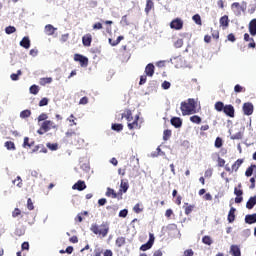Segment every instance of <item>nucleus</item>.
Here are the masks:
<instances>
[{
    "label": "nucleus",
    "mask_w": 256,
    "mask_h": 256,
    "mask_svg": "<svg viewBox=\"0 0 256 256\" xmlns=\"http://www.w3.org/2000/svg\"><path fill=\"white\" fill-rule=\"evenodd\" d=\"M29 90L32 95H37V93H39V86L34 84V85L30 86Z\"/></svg>",
    "instance_id": "nucleus-40"
},
{
    "label": "nucleus",
    "mask_w": 256,
    "mask_h": 256,
    "mask_svg": "<svg viewBox=\"0 0 256 256\" xmlns=\"http://www.w3.org/2000/svg\"><path fill=\"white\" fill-rule=\"evenodd\" d=\"M256 222V213L254 214H247L245 216V223L248 225H253Z\"/></svg>",
    "instance_id": "nucleus-17"
},
{
    "label": "nucleus",
    "mask_w": 256,
    "mask_h": 256,
    "mask_svg": "<svg viewBox=\"0 0 256 256\" xmlns=\"http://www.w3.org/2000/svg\"><path fill=\"white\" fill-rule=\"evenodd\" d=\"M27 209H29V211H33V209H35V206L33 205V200H31V198H28L27 200Z\"/></svg>",
    "instance_id": "nucleus-46"
},
{
    "label": "nucleus",
    "mask_w": 256,
    "mask_h": 256,
    "mask_svg": "<svg viewBox=\"0 0 256 256\" xmlns=\"http://www.w3.org/2000/svg\"><path fill=\"white\" fill-rule=\"evenodd\" d=\"M127 215H129V210H127V209H123L119 212V217H122L123 219H125V217H127Z\"/></svg>",
    "instance_id": "nucleus-50"
},
{
    "label": "nucleus",
    "mask_w": 256,
    "mask_h": 256,
    "mask_svg": "<svg viewBox=\"0 0 256 256\" xmlns=\"http://www.w3.org/2000/svg\"><path fill=\"white\" fill-rule=\"evenodd\" d=\"M161 87H162V89H164L165 91H167V89H171V82H169V81H164V82L161 84Z\"/></svg>",
    "instance_id": "nucleus-45"
},
{
    "label": "nucleus",
    "mask_w": 256,
    "mask_h": 256,
    "mask_svg": "<svg viewBox=\"0 0 256 256\" xmlns=\"http://www.w3.org/2000/svg\"><path fill=\"white\" fill-rule=\"evenodd\" d=\"M202 243H204V245H213V240L210 236H204L202 238Z\"/></svg>",
    "instance_id": "nucleus-34"
},
{
    "label": "nucleus",
    "mask_w": 256,
    "mask_h": 256,
    "mask_svg": "<svg viewBox=\"0 0 256 256\" xmlns=\"http://www.w3.org/2000/svg\"><path fill=\"white\" fill-rule=\"evenodd\" d=\"M93 41V37L91 34H86L82 37V43L84 47H91V42Z\"/></svg>",
    "instance_id": "nucleus-13"
},
{
    "label": "nucleus",
    "mask_w": 256,
    "mask_h": 256,
    "mask_svg": "<svg viewBox=\"0 0 256 256\" xmlns=\"http://www.w3.org/2000/svg\"><path fill=\"white\" fill-rule=\"evenodd\" d=\"M49 105V99L48 98H42L39 102V107H47Z\"/></svg>",
    "instance_id": "nucleus-43"
},
{
    "label": "nucleus",
    "mask_w": 256,
    "mask_h": 256,
    "mask_svg": "<svg viewBox=\"0 0 256 256\" xmlns=\"http://www.w3.org/2000/svg\"><path fill=\"white\" fill-rule=\"evenodd\" d=\"M123 39H125L123 36H118L116 40L109 38L108 41L112 47H117Z\"/></svg>",
    "instance_id": "nucleus-21"
},
{
    "label": "nucleus",
    "mask_w": 256,
    "mask_h": 256,
    "mask_svg": "<svg viewBox=\"0 0 256 256\" xmlns=\"http://www.w3.org/2000/svg\"><path fill=\"white\" fill-rule=\"evenodd\" d=\"M243 165V159H238L233 165H232V171H239V167Z\"/></svg>",
    "instance_id": "nucleus-27"
},
{
    "label": "nucleus",
    "mask_w": 256,
    "mask_h": 256,
    "mask_svg": "<svg viewBox=\"0 0 256 256\" xmlns=\"http://www.w3.org/2000/svg\"><path fill=\"white\" fill-rule=\"evenodd\" d=\"M105 195L106 197H112V199H117V193L113 188L108 187Z\"/></svg>",
    "instance_id": "nucleus-25"
},
{
    "label": "nucleus",
    "mask_w": 256,
    "mask_h": 256,
    "mask_svg": "<svg viewBox=\"0 0 256 256\" xmlns=\"http://www.w3.org/2000/svg\"><path fill=\"white\" fill-rule=\"evenodd\" d=\"M44 31H45L46 35H55V32L57 31V28H55L51 24H47L44 28Z\"/></svg>",
    "instance_id": "nucleus-18"
},
{
    "label": "nucleus",
    "mask_w": 256,
    "mask_h": 256,
    "mask_svg": "<svg viewBox=\"0 0 256 256\" xmlns=\"http://www.w3.org/2000/svg\"><path fill=\"white\" fill-rule=\"evenodd\" d=\"M194 23H196V25H201V16L199 14H195L192 17Z\"/></svg>",
    "instance_id": "nucleus-44"
},
{
    "label": "nucleus",
    "mask_w": 256,
    "mask_h": 256,
    "mask_svg": "<svg viewBox=\"0 0 256 256\" xmlns=\"http://www.w3.org/2000/svg\"><path fill=\"white\" fill-rule=\"evenodd\" d=\"M81 169H83V171H85L86 173H89V170L91 168L89 167V164L84 163V164L81 165Z\"/></svg>",
    "instance_id": "nucleus-57"
},
{
    "label": "nucleus",
    "mask_w": 256,
    "mask_h": 256,
    "mask_svg": "<svg viewBox=\"0 0 256 256\" xmlns=\"http://www.w3.org/2000/svg\"><path fill=\"white\" fill-rule=\"evenodd\" d=\"M21 119H27L28 117H31V110L26 109L20 112Z\"/></svg>",
    "instance_id": "nucleus-31"
},
{
    "label": "nucleus",
    "mask_w": 256,
    "mask_h": 256,
    "mask_svg": "<svg viewBox=\"0 0 256 256\" xmlns=\"http://www.w3.org/2000/svg\"><path fill=\"white\" fill-rule=\"evenodd\" d=\"M256 206V195L249 198L246 203V209H253Z\"/></svg>",
    "instance_id": "nucleus-20"
},
{
    "label": "nucleus",
    "mask_w": 256,
    "mask_h": 256,
    "mask_svg": "<svg viewBox=\"0 0 256 256\" xmlns=\"http://www.w3.org/2000/svg\"><path fill=\"white\" fill-rule=\"evenodd\" d=\"M170 27L176 31H181V29H183V20H181V18H175L171 21Z\"/></svg>",
    "instance_id": "nucleus-5"
},
{
    "label": "nucleus",
    "mask_w": 256,
    "mask_h": 256,
    "mask_svg": "<svg viewBox=\"0 0 256 256\" xmlns=\"http://www.w3.org/2000/svg\"><path fill=\"white\" fill-rule=\"evenodd\" d=\"M87 103H89V98H87V96L82 97L79 101V105H87Z\"/></svg>",
    "instance_id": "nucleus-52"
},
{
    "label": "nucleus",
    "mask_w": 256,
    "mask_h": 256,
    "mask_svg": "<svg viewBox=\"0 0 256 256\" xmlns=\"http://www.w3.org/2000/svg\"><path fill=\"white\" fill-rule=\"evenodd\" d=\"M125 245V237H118L116 239V246L123 247Z\"/></svg>",
    "instance_id": "nucleus-39"
},
{
    "label": "nucleus",
    "mask_w": 256,
    "mask_h": 256,
    "mask_svg": "<svg viewBox=\"0 0 256 256\" xmlns=\"http://www.w3.org/2000/svg\"><path fill=\"white\" fill-rule=\"evenodd\" d=\"M214 109L218 111V113L223 112L225 110V103H223L222 101L216 102L214 105Z\"/></svg>",
    "instance_id": "nucleus-22"
},
{
    "label": "nucleus",
    "mask_w": 256,
    "mask_h": 256,
    "mask_svg": "<svg viewBox=\"0 0 256 256\" xmlns=\"http://www.w3.org/2000/svg\"><path fill=\"white\" fill-rule=\"evenodd\" d=\"M49 119V116L46 113H42L38 116V123H41V121H47Z\"/></svg>",
    "instance_id": "nucleus-42"
},
{
    "label": "nucleus",
    "mask_w": 256,
    "mask_h": 256,
    "mask_svg": "<svg viewBox=\"0 0 256 256\" xmlns=\"http://www.w3.org/2000/svg\"><path fill=\"white\" fill-rule=\"evenodd\" d=\"M192 211H193V206L192 205L185 208V214L186 215H190V213H192Z\"/></svg>",
    "instance_id": "nucleus-63"
},
{
    "label": "nucleus",
    "mask_w": 256,
    "mask_h": 256,
    "mask_svg": "<svg viewBox=\"0 0 256 256\" xmlns=\"http://www.w3.org/2000/svg\"><path fill=\"white\" fill-rule=\"evenodd\" d=\"M121 24L122 25H129V21L127 20V15L122 16Z\"/></svg>",
    "instance_id": "nucleus-61"
},
{
    "label": "nucleus",
    "mask_w": 256,
    "mask_h": 256,
    "mask_svg": "<svg viewBox=\"0 0 256 256\" xmlns=\"http://www.w3.org/2000/svg\"><path fill=\"white\" fill-rule=\"evenodd\" d=\"M74 61L80 63L81 67H87V65H89V58L81 54H75Z\"/></svg>",
    "instance_id": "nucleus-4"
},
{
    "label": "nucleus",
    "mask_w": 256,
    "mask_h": 256,
    "mask_svg": "<svg viewBox=\"0 0 256 256\" xmlns=\"http://www.w3.org/2000/svg\"><path fill=\"white\" fill-rule=\"evenodd\" d=\"M230 255L232 256H241V248L238 245L230 246Z\"/></svg>",
    "instance_id": "nucleus-14"
},
{
    "label": "nucleus",
    "mask_w": 256,
    "mask_h": 256,
    "mask_svg": "<svg viewBox=\"0 0 256 256\" xmlns=\"http://www.w3.org/2000/svg\"><path fill=\"white\" fill-rule=\"evenodd\" d=\"M112 131H117V133L123 131V124H112L111 126Z\"/></svg>",
    "instance_id": "nucleus-30"
},
{
    "label": "nucleus",
    "mask_w": 256,
    "mask_h": 256,
    "mask_svg": "<svg viewBox=\"0 0 256 256\" xmlns=\"http://www.w3.org/2000/svg\"><path fill=\"white\" fill-rule=\"evenodd\" d=\"M46 147L50 149V151H57L59 149V144L48 142Z\"/></svg>",
    "instance_id": "nucleus-29"
},
{
    "label": "nucleus",
    "mask_w": 256,
    "mask_h": 256,
    "mask_svg": "<svg viewBox=\"0 0 256 256\" xmlns=\"http://www.w3.org/2000/svg\"><path fill=\"white\" fill-rule=\"evenodd\" d=\"M20 47H23L24 49H29V47H31V40L28 36L22 38L20 41Z\"/></svg>",
    "instance_id": "nucleus-15"
},
{
    "label": "nucleus",
    "mask_w": 256,
    "mask_h": 256,
    "mask_svg": "<svg viewBox=\"0 0 256 256\" xmlns=\"http://www.w3.org/2000/svg\"><path fill=\"white\" fill-rule=\"evenodd\" d=\"M243 112L244 115H253V104L250 102H246L243 104Z\"/></svg>",
    "instance_id": "nucleus-8"
},
{
    "label": "nucleus",
    "mask_w": 256,
    "mask_h": 256,
    "mask_svg": "<svg viewBox=\"0 0 256 256\" xmlns=\"http://www.w3.org/2000/svg\"><path fill=\"white\" fill-rule=\"evenodd\" d=\"M191 123H196V125H199L201 123V117L194 115L190 117Z\"/></svg>",
    "instance_id": "nucleus-36"
},
{
    "label": "nucleus",
    "mask_w": 256,
    "mask_h": 256,
    "mask_svg": "<svg viewBox=\"0 0 256 256\" xmlns=\"http://www.w3.org/2000/svg\"><path fill=\"white\" fill-rule=\"evenodd\" d=\"M220 27H223V29L229 27V16L224 15L220 18Z\"/></svg>",
    "instance_id": "nucleus-19"
},
{
    "label": "nucleus",
    "mask_w": 256,
    "mask_h": 256,
    "mask_svg": "<svg viewBox=\"0 0 256 256\" xmlns=\"http://www.w3.org/2000/svg\"><path fill=\"white\" fill-rule=\"evenodd\" d=\"M5 147L8 149V151H15V143L11 141L5 142Z\"/></svg>",
    "instance_id": "nucleus-33"
},
{
    "label": "nucleus",
    "mask_w": 256,
    "mask_h": 256,
    "mask_svg": "<svg viewBox=\"0 0 256 256\" xmlns=\"http://www.w3.org/2000/svg\"><path fill=\"white\" fill-rule=\"evenodd\" d=\"M170 123L175 129H181L183 127V120L180 117H172Z\"/></svg>",
    "instance_id": "nucleus-7"
},
{
    "label": "nucleus",
    "mask_w": 256,
    "mask_h": 256,
    "mask_svg": "<svg viewBox=\"0 0 256 256\" xmlns=\"http://www.w3.org/2000/svg\"><path fill=\"white\" fill-rule=\"evenodd\" d=\"M151 9H153V1L147 0L146 7H145V12L149 13V11H151Z\"/></svg>",
    "instance_id": "nucleus-41"
},
{
    "label": "nucleus",
    "mask_w": 256,
    "mask_h": 256,
    "mask_svg": "<svg viewBox=\"0 0 256 256\" xmlns=\"http://www.w3.org/2000/svg\"><path fill=\"white\" fill-rule=\"evenodd\" d=\"M90 231L94 235H101L102 237H107L109 234V224L107 222L102 223L100 226L97 223H93L90 227Z\"/></svg>",
    "instance_id": "nucleus-2"
},
{
    "label": "nucleus",
    "mask_w": 256,
    "mask_h": 256,
    "mask_svg": "<svg viewBox=\"0 0 256 256\" xmlns=\"http://www.w3.org/2000/svg\"><path fill=\"white\" fill-rule=\"evenodd\" d=\"M128 190H129V182L122 180L120 184V191H122V193H125Z\"/></svg>",
    "instance_id": "nucleus-26"
},
{
    "label": "nucleus",
    "mask_w": 256,
    "mask_h": 256,
    "mask_svg": "<svg viewBox=\"0 0 256 256\" xmlns=\"http://www.w3.org/2000/svg\"><path fill=\"white\" fill-rule=\"evenodd\" d=\"M106 204H107V199L106 198H101V199L98 200V205L100 207H103Z\"/></svg>",
    "instance_id": "nucleus-55"
},
{
    "label": "nucleus",
    "mask_w": 256,
    "mask_h": 256,
    "mask_svg": "<svg viewBox=\"0 0 256 256\" xmlns=\"http://www.w3.org/2000/svg\"><path fill=\"white\" fill-rule=\"evenodd\" d=\"M53 83V78L47 77V78H41L40 79V85L45 86Z\"/></svg>",
    "instance_id": "nucleus-28"
},
{
    "label": "nucleus",
    "mask_w": 256,
    "mask_h": 256,
    "mask_svg": "<svg viewBox=\"0 0 256 256\" xmlns=\"http://www.w3.org/2000/svg\"><path fill=\"white\" fill-rule=\"evenodd\" d=\"M21 215V210L19 208H15L14 211L12 212V217L15 219L17 217H20Z\"/></svg>",
    "instance_id": "nucleus-48"
},
{
    "label": "nucleus",
    "mask_w": 256,
    "mask_h": 256,
    "mask_svg": "<svg viewBox=\"0 0 256 256\" xmlns=\"http://www.w3.org/2000/svg\"><path fill=\"white\" fill-rule=\"evenodd\" d=\"M249 33L252 37L256 36V18L252 19L248 25Z\"/></svg>",
    "instance_id": "nucleus-12"
},
{
    "label": "nucleus",
    "mask_w": 256,
    "mask_h": 256,
    "mask_svg": "<svg viewBox=\"0 0 256 256\" xmlns=\"http://www.w3.org/2000/svg\"><path fill=\"white\" fill-rule=\"evenodd\" d=\"M147 83V76L143 75L140 77L139 85H145Z\"/></svg>",
    "instance_id": "nucleus-56"
},
{
    "label": "nucleus",
    "mask_w": 256,
    "mask_h": 256,
    "mask_svg": "<svg viewBox=\"0 0 256 256\" xmlns=\"http://www.w3.org/2000/svg\"><path fill=\"white\" fill-rule=\"evenodd\" d=\"M234 91H235V93H241V91H243V86H241L239 84L235 85Z\"/></svg>",
    "instance_id": "nucleus-59"
},
{
    "label": "nucleus",
    "mask_w": 256,
    "mask_h": 256,
    "mask_svg": "<svg viewBox=\"0 0 256 256\" xmlns=\"http://www.w3.org/2000/svg\"><path fill=\"white\" fill-rule=\"evenodd\" d=\"M174 47H176V49H180V47H183V39H178L177 41H175Z\"/></svg>",
    "instance_id": "nucleus-49"
},
{
    "label": "nucleus",
    "mask_w": 256,
    "mask_h": 256,
    "mask_svg": "<svg viewBox=\"0 0 256 256\" xmlns=\"http://www.w3.org/2000/svg\"><path fill=\"white\" fill-rule=\"evenodd\" d=\"M130 167H132L133 171L137 173L139 171V158H136L135 156L130 158Z\"/></svg>",
    "instance_id": "nucleus-10"
},
{
    "label": "nucleus",
    "mask_w": 256,
    "mask_h": 256,
    "mask_svg": "<svg viewBox=\"0 0 256 256\" xmlns=\"http://www.w3.org/2000/svg\"><path fill=\"white\" fill-rule=\"evenodd\" d=\"M20 75H22V72H21V70H18L16 74L13 73V74L10 75V79L12 81H19V76Z\"/></svg>",
    "instance_id": "nucleus-38"
},
{
    "label": "nucleus",
    "mask_w": 256,
    "mask_h": 256,
    "mask_svg": "<svg viewBox=\"0 0 256 256\" xmlns=\"http://www.w3.org/2000/svg\"><path fill=\"white\" fill-rule=\"evenodd\" d=\"M15 31H17V28H15V26H8L5 28V33L7 35H13V33H15Z\"/></svg>",
    "instance_id": "nucleus-32"
},
{
    "label": "nucleus",
    "mask_w": 256,
    "mask_h": 256,
    "mask_svg": "<svg viewBox=\"0 0 256 256\" xmlns=\"http://www.w3.org/2000/svg\"><path fill=\"white\" fill-rule=\"evenodd\" d=\"M182 115L185 117L187 115H193L195 109H197V102L193 98H189L187 102H181Z\"/></svg>",
    "instance_id": "nucleus-1"
},
{
    "label": "nucleus",
    "mask_w": 256,
    "mask_h": 256,
    "mask_svg": "<svg viewBox=\"0 0 256 256\" xmlns=\"http://www.w3.org/2000/svg\"><path fill=\"white\" fill-rule=\"evenodd\" d=\"M72 189L76 191H85V189H87V185L85 184V181L79 180L72 186Z\"/></svg>",
    "instance_id": "nucleus-9"
},
{
    "label": "nucleus",
    "mask_w": 256,
    "mask_h": 256,
    "mask_svg": "<svg viewBox=\"0 0 256 256\" xmlns=\"http://www.w3.org/2000/svg\"><path fill=\"white\" fill-rule=\"evenodd\" d=\"M214 145L216 149H221V147H223V139H221V137H217Z\"/></svg>",
    "instance_id": "nucleus-35"
},
{
    "label": "nucleus",
    "mask_w": 256,
    "mask_h": 256,
    "mask_svg": "<svg viewBox=\"0 0 256 256\" xmlns=\"http://www.w3.org/2000/svg\"><path fill=\"white\" fill-rule=\"evenodd\" d=\"M138 125L139 123L137 122V120H134L132 123H128V129H134Z\"/></svg>",
    "instance_id": "nucleus-53"
},
{
    "label": "nucleus",
    "mask_w": 256,
    "mask_h": 256,
    "mask_svg": "<svg viewBox=\"0 0 256 256\" xmlns=\"http://www.w3.org/2000/svg\"><path fill=\"white\" fill-rule=\"evenodd\" d=\"M223 113L227 116V117H235V107H233V105L231 104H227L224 107Z\"/></svg>",
    "instance_id": "nucleus-6"
},
{
    "label": "nucleus",
    "mask_w": 256,
    "mask_h": 256,
    "mask_svg": "<svg viewBox=\"0 0 256 256\" xmlns=\"http://www.w3.org/2000/svg\"><path fill=\"white\" fill-rule=\"evenodd\" d=\"M169 139H171V130H169V129L164 130V132H163V140L164 141H169Z\"/></svg>",
    "instance_id": "nucleus-37"
},
{
    "label": "nucleus",
    "mask_w": 256,
    "mask_h": 256,
    "mask_svg": "<svg viewBox=\"0 0 256 256\" xmlns=\"http://www.w3.org/2000/svg\"><path fill=\"white\" fill-rule=\"evenodd\" d=\"M218 167H225V159L218 157Z\"/></svg>",
    "instance_id": "nucleus-60"
},
{
    "label": "nucleus",
    "mask_w": 256,
    "mask_h": 256,
    "mask_svg": "<svg viewBox=\"0 0 256 256\" xmlns=\"http://www.w3.org/2000/svg\"><path fill=\"white\" fill-rule=\"evenodd\" d=\"M22 251H29V242H23L21 245Z\"/></svg>",
    "instance_id": "nucleus-54"
},
{
    "label": "nucleus",
    "mask_w": 256,
    "mask_h": 256,
    "mask_svg": "<svg viewBox=\"0 0 256 256\" xmlns=\"http://www.w3.org/2000/svg\"><path fill=\"white\" fill-rule=\"evenodd\" d=\"M234 195H236V197H243V190L238 189L237 187L234 188Z\"/></svg>",
    "instance_id": "nucleus-51"
},
{
    "label": "nucleus",
    "mask_w": 256,
    "mask_h": 256,
    "mask_svg": "<svg viewBox=\"0 0 256 256\" xmlns=\"http://www.w3.org/2000/svg\"><path fill=\"white\" fill-rule=\"evenodd\" d=\"M50 125H53V121H51V120H45L41 124V129L44 131V133H47L48 131H51Z\"/></svg>",
    "instance_id": "nucleus-16"
},
{
    "label": "nucleus",
    "mask_w": 256,
    "mask_h": 256,
    "mask_svg": "<svg viewBox=\"0 0 256 256\" xmlns=\"http://www.w3.org/2000/svg\"><path fill=\"white\" fill-rule=\"evenodd\" d=\"M107 211H110V213H115L117 211V206H107Z\"/></svg>",
    "instance_id": "nucleus-62"
},
{
    "label": "nucleus",
    "mask_w": 256,
    "mask_h": 256,
    "mask_svg": "<svg viewBox=\"0 0 256 256\" xmlns=\"http://www.w3.org/2000/svg\"><path fill=\"white\" fill-rule=\"evenodd\" d=\"M122 119H126L128 123H131V121H133V114L131 113V110H127L122 113Z\"/></svg>",
    "instance_id": "nucleus-23"
},
{
    "label": "nucleus",
    "mask_w": 256,
    "mask_h": 256,
    "mask_svg": "<svg viewBox=\"0 0 256 256\" xmlns=\"http://www.w3.org/2000/svg\"><path fill=\"white\" fill-rule=\"evenodd\" d=\"M184 255L185 256H193V250L188 249V250L184 251Z\"/></svg>",
    "instance_id": "nucleus-64"
},
{
    "label": "nucleus",
    "mask_w": 256,
    "mask_h": 256,
    "mask_svg": "<svg viewBox=\"0 0 256 256\" xmlns=\"http://www.w3.org/2000/svg\"><path fill=\"white\" fill-rule=\"evenodd\" d=\"M145 74L147 77H153L155 75V65L153 63H149L145 67Z\"/></svg>",
    "instance_id": "nucleus-11"
},
{
    "label": "nucleus",
    "mask_w": 256,
    "mask_h": 256,
    "mask_svg": "<svg viewBox=\"0 0 256 256\" xmlns=\"http://www.w3.org/2000/svg\"><path fill=\"white\" fill-rule=\"evenodd\" d=\"M242 137H243V134H241V132H237L236 134L232 135L230 139H232V141H235V140L242 139Z\"/></svg>",
    "instance_id": "nucleus-47"
},
{
    "label": "nucleus",
    "mask_w": 256,
    "mask_h": 256,
    "mask_svg": "<svg viewBox=\"0 0 256 256\" xmlns=\"http://www.w3.org/2000/svg\"><path fill=\"white\" fill-rule=\"evenodd\" d=\"M227 39H228V41H231V43H235V41H236L235 34L230 33V34L227 36Z\"/></svg>",
    "instance_id": "nucleus-58"
},
{
    "label": "nucleus",
    "mask_w": 256,
    "mask_h": 256,
    "mask_svg": "<svg viewBox=\"0 0 256 256\" xmlns=\"http://www.w3.org/2000/svg\"><path fill=\"white\" fill-rule=\"evenodd\" d=\"M237 209L231 207L228 213V222L233 223L235 221V212Z\"/></svg>",
    "instance_id": "nucleus-24"
},
{
    "label": "nucleus",
    "mask_w": 256,
    "mask_h": 256,
    "mask_svg": "<svg viewBox=\"0 0 256 256\" xmlns=\"http://www.w3.org/2000/svg\"><path fill=\"white\" fill-rule=\"evenodd\" d=\"M153 243H155V236L150 233L149 240L147 241V243L141 245L140 251H149V249L153 247Z\"/></svg>",
    "instance_id": "nucleus-3"
}]
</instances>
